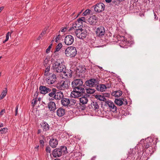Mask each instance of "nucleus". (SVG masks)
Instances as JSON below:
<instances>
[{
  "mask_svg": "<svg viewBox=\"0 0 160 160\" xmlns=\"http://www.w3.org/2000/svg\"><path fill=\"white\" fill-rule=\"evenodd\" d=\"M96 89L98 91L102 92L106 90L107 87L104 84H100L97 86Z\"/></svg>",
  "mask_w": 160,
  "mask_h": 160,
  "instance_id": "obj_22",
  "label": "nucleus"
},
{
  "mask_svg": "<svg viewBox=\"0 0 160 160\" xmlns=\"http://www.w3.org/2000/svg\"><path fill=\"white\" fill-rule=\"evenodd\" d=\"M80 23H81L82 24V22H85V18L84 17H82L80 18H79L77 20Z\"/></svg>",
  "mask_w": 160,
  "mask_h": 160,
  "instance_id": "obj_40",
  "label": "nucleus"
},
{
  "mask_svg": "<svg viewBox=\"0 0 160 160\" xmlns=\"http://www.w3.org/2000/svg\"><path fill=\"white\" fill-rule=\"evenodd\" d=\"M85 92L84 88H73V91L71 93V96L74 98H77L81 96Z\"/></svg>",
  "mask_w": 160,
  "mask_h": 160,
  "instance_id": "obj_4",
  "label": "nucleus"
},
{
  "mask_svg": "<svg viewBox=\"0 0 160 160\" xmlns=\"http://www.w3.org/2000/svg\"><path fill=\"white\" fill-rule=\"evenodd\" d=\"M88 98L86 96H85L80 98V102L82 104H85L87 103L88 100Z\"/></svg>",
  "mask_w": 160,
  "mask_h": 160,
  "instance_id": "obj_25",
  "label": "nucleus"
},
{
  "mask_svg": "<svg viewBox=\"0 0 160 160\" xmlns=\"http://www.w3.org/2000/svg\"><path fill=\"white\" fill-rule=\"evenodd\" d=\"M50 65H48L47 66V67H46L45 72L44 73V75L45 76H48L49 75V74H50L49 72V71H50Z\"/></svg>",
  "mask_w": 160,
  "mask_h": 160,
  "instance_id": "obj_32",
  "label": "nucleus"
},
{
  "mask_svg": "<svg viewBox=\"0 0 160 160\" xmlns=\"http://www.w3.org/2000/svg\"><path fill=\"white\" fill-rule=\"evenodd\" d=\"M53 59H51V61L52 62V68L53 70L57 72H62L65 69V67L63 64L62 62H61L59 59L54 62H53Z\"/></svg>",
  "mask_w": 160,
  "mask_h": 160,
  "instance_id": "obj_1",
  "label": "nucleus"
},
{
  "mask_svg": "<svg viewBox=\"0 0 160 160\" xmlns=\"http://www.w3.org/2000/svg\"><path fill=\"white\" fill-rule=\"evenodd\" d=\"M37 102V101L36 100H35V99H33L32 101V105L33 106H34V105Z\"/></svg>",
  "mask_w": 160,
  "mask_h": 160,
  "instance_id": "obj_46",
  "label": "nucleus"
},
{
  "mask_svg": "<svg viewBox=\"0 0 160 160\" xmlns=\"http://www.w3.org/2000/svg\"><path fill=\"white\" fill-rule=\"evenodd\" d=\"M83 82L81 79H76L72 82V87L74 88H84L83 87Z\"/></svg>",
  "mask_w": 160,
  "mask_h": 160,
  "instance_id": "obj_6",
  "label": "nucleus"
},
{
  "mask_svg": "<svg viewBox=\"0 0 160 160\" xmlns=\"http://www.w3.org/2000/svg\"><path fill=\"white\" fill-rule=\"evenodd\" d=\"M7 88H5L3 90L1 95L0 98L1 99L3 98L7 94Z\"/></svg>",
  "mask_w": 160,
  "mask_h": 160,
  "instance_id": "obj_30",
  "label": "nucleus"
},
{
  "mask_svg": "<svg viewBox=\"0 0 160 160\" xmlns=\"http://www.w3.org/2000/svg\"><path fill=\"white\" fill-rule=\"evenodd\" d=\"M112 94L115 97H119L122 95V92L121 91L118 90L112 93Z\"/></svg>",
  "mask_w": 160,
  "mask_h": 160,
  "instance_id": "obj_31",
  "label": "nucleus"
},
{
  "mask_svg": "<svg viewBox=\"0 0 160 160\" xmlns=\"http://www.w3.org/2000/svg\"><path fill=\"white\" fill-rule=\"evenodd\" d=\"M36 96H37V95L38 94V93H37V92H36Z\"/></svg>",
  "mask_w": 160,
  "mask_h": 160,
  "instance_id": "obj_61",
  "label": "nucleus"
},
{
  "mask_svg": "<svg viewBox=\"0 0 160 160\" xmlns=\"http://www.w3.org/2000/svg\"><path fill=\"white\" fill-rule=\"evenodd\" d=\"M12 32H13L12 31L10 33L9 32H7L6 37V39L3 41V43H5L8 40L9 36L12 33Z\"/></svg>",
  "mask_w": 160,
  "mask_h": 160,
  "instance_id": "obj_35",
  "label": "nucleus"
},
{
  "mask_svg": "<svg viewBox=\"0 0 160 160\" xmlns=\"http://www.w3.org/2000/svg\"><path fill=\"white\" fill-rule=\"evenodd\" d=\"M146 140L147 142L145 146V148L148 149L149 148L150 149H152V142L153 141L152 139L151 138H148Z\"/></svg>",
  "mask_w": 160,
  "mask_h": 160,
  "instance_id": "obj_17",
  "label": "nucleus"
},
{
  "mask_svg": "<svg viewBox=\"0 0 160 160\" xmlns=\"http://www.w3.org/2000/svg\"><path fill=\"white\" fill-rule=\"evenodd\" d=\"M105 32L104 27H100L98 28L96 31V34L99 37H102L104 35Z\"/></svg>",
  "mask_w": 160,
  "mask_h": 160,
  "instance_id": "obj_14",
  "label": "nucleus"
},
{
  "mask_svg": "<svg viewBox=\"0 0 160 160\" xmlns=\"http://www.w3.org/2000/svg\"><path fill=\"white\" fill-rule=\"evenodd\" d=\"M18 105H17L16 107L15 113V116H16L18 114Z\"/></svg>",
  "mask_w": 160,
  "mask_h": 160,
  "instance_id": "obj_49",
  "label": "nucleus"
},
{
  "mask_svg": "<svg viewBox=\"0 0 160 160\" xmlns=\"http://www.w3.org/2000/svg\"><path fill=\"white\" fill-rule=\"evenodd\" d=\"M70 85V82L66 80L58 84L56 87L60 90H65L68 89Z\"/></svg>",
  "mask_w": 160,
  "mask_h": 160,
  "instance_id": "obj_5",
  "label": "nucleus"
},
{
  "mask_svg": "<svg viewBox=\"0 0 160 160\" xmlns=\"http://www.w3.org/2000/svg\"><path fill=\"white\" fill-rule=\"evenodd\" d=\"M63 97V94L61 91L57 92L55 93L54 95V99L57 100H60Z\"/></svg>",
  "mask_w": 160,
  "mask_h": 160,
  "instance_id": "obj_21",
  "label": "nucleus"
},
{
  "mask_svg": "<svg viewBox=\"0 0 160 160\" xmlns=\"http://www.w3.org/2000/svg\"><path fill=\"white\" fill-rule=\"evenodd\" d=\"M98 18L95 15L90 17L88 19V21L90 24H94L98 21Z\"/></svg>",
  "mask_w": 160,
  "mask_h": 160,
  "instance_id": "obj_15",
  "label": "nucleus"
},
{
  "mask_svg": "<svg viewBox=\"0 0 160 160\" xmlns=\"http://www.w3.org/2000/svg\"><path fill=\"white\" fill-rule=\"evenodd\" d=\"M87 33L85 30L82 29L78 30L75 32V34L77 37L78 38L82 39L86 37L87 35Z\"/></svg>",
  "mask_w": 160,
  "mask_h": 160,
  "instance_id": "obj_7",
  "label": "nucleus"
},
{
  "mask_svg": "<svg viewBox=\"0 0 160 160\" xmlns=\"http://www.w3.org/2000/svg\"><path fill=\"white\" fill-rule=\"evenodd\" d=\"M70 104V105L74 106L75 105L76 103V100L73 99H71L69 100Z\"/></svg>",
  "mask_w": 160,
  "mask_h": 160,
  "instance_id": "obj_38",
  "label": "nucleus"
},
{
  "mask_svg": "<svg viewBox=\"0 0 160 160\" xmlns=\"http://www.w3.org/2000/svg\"><path fill=\"white\" fill-rule=\"evenodd\" d=\"M59 35H58V36L55 39V42H58V41L59 39Z\"/></svg>",
  "mask_w": 160,
  "mask_h": 160,
  "instance_id": "obj_51",
  "label": "nucleus"
},
{
  "mask_svg": "<svg viewBox=\"0 0 160 160\" xmlns=\"http://www.w3.org/2000/svg\"><path fill=\"white\" fill-rule=\"evenodd\" d=\"M52 99V98L51 99Z\"/></svg>",
  "mask_w": 160,
  "mask_h": 160,
  "instance_id": "obj_63",
  "label": "nucleus"
},
{
  "mask_svg": "<svg viewBox=\"0 0 160 160\" xmlns=\"http://www.w3.org/2000/svg\"><path fill=\"white\" fill-rule=\"evenodd\" d=\"M41 132V130L40 129H39L38 130V133L39 134Z\"/></svg>",
  "mask_w": 160,
  "mask_h": 160,
  "instance_id": "obj_56",
  "label": "nucleus"
},
{
  "mask_svg": "<svg viewBox=\"0 0 160 160\" xmlns=\"http://www.w3.org/2000/svg\"><path fill=\"white\" fill-rule=\"evenodd\" d=\"M95 98L100 101H105L106 102V99L104 96L102 95H97L95 96Z\"/></svg>",
  "mask_w": 160,
  "mask_h": 160,
  "instance_id": "obj_26",
  "label": "nucleus"
},
{
  "mask_svg": "<svg viewBox=\"0 0 160 160\" xmlns=\"http://www.w3.org/2000/svg\"><path fill=\"white\" fill-rule=\"evenodd\" d=\"M54 160H59V159H55Z\"/></svg>",
  "mask_w": 160,
  "mask_h": 160,
  "instance_id": "obj_60",
  "label": "nucleus"
},
{
  "mask_svg": "<svg viewBox=\"0 0 160 160\" xmlns=\"http://www.w3.org/2000/svg\"><path fill=\"white\" fill-rule=\"evenodd\" d=\"M122 41L123 42V44L124 45V46H125L124 44L126 45V43H129V42H128V41L125 40L124 38L123 37H122Z\"/></svg>",
  "mask_w": 160,
  "mask_h": 160,
  "instance_id": "obj_44",
  "label": "nucleus"
},
{
  "mask_svg": "<svg viewBox=\"0 0 160 160\" xmlns=\"http://www.w3.org/2000/svg\"><path fill=\"white\" fill-rule=\"evenodd\" d=\"M91 12V10L89 9H86L82 14L83 15L86 16L88 14H89Z\"/></svg>",
  "mask_w": 160,
  "mask_h": 160,
  "instance_id": "obj_39",
  "label": "nucleus"
},
{
  "mask_svg": "<svg viewBox=\"0 0 160 160\" xmlns=\"http://www.w3.org/2000/svg\"><path fill=\"white\" fill-rule=\"evenodd\" d=\"M39 89L41 91V92L43 94H45L50 92L51 90L50 88L44 86H41L39 87Z\"/></svg>",
  "mask_w": 160,
  "mask_h": 160,
  "instance_id": "obj_18",
  "label": "nucleus"
},
{
  "mask_svg": "<svg viewBox=\"0 0 160 160\" xmlns=\"http://www.w3.org/2000/svg\"><path fill=\"white\" fill-rule=\"evenodd\" d=\"M81 12H82V11H81V12H79V13L78 14V15L77 16V17H78V16L79 15V14L80 13H81Z\"/></svg>",
  "mask_w": 160,
  "mask_h": 160,
  "instance_id": "obj_59",
  "label": "nucleus"
},
{
  "mask_svg": "<svg viewBox=\"0 0 160 160\" xmlns=\"http://www.w3.org/2000/svg\"><path fill=\"white\" fill-rule=\"evenodd\" d=\"M77 53L76 48L73 46H70L67 48L65 51V56L68 57L73 58Z\"/></svg>",
  "mask_w": 160,
  "mask_h": 160,
  "instance_id": "obj_3",
  "label": "nucleus"
},
{
  "mask_svg": "<svg viewBox=\"0 0 160 160\" xmlns=\"http://www.w3.org/2000/svg\"><path fill=\"white\" fill-rule=\"evenodd\" d=\"M5 112V110L4 109L2 110L0 112V116H2L3 113Z\"/></svg>",
  "mask_w": 160,
  "mask_h": 160,
  "instance_id": "obj_47",
  "label": "nucleus"
},
{
  "mask_svg": "<svg viewBox=\"0 0 160 160\" xmlns=\"http://www.w3.org/2000/svg\"><path fill=\"white\" fill-rule=\"evenodd\" d=\"M92 108L94 110H96L98 109L99 106L98 103L96 102H93L91 104Z\"/></svg>",
  "mask_w": 160,
  "mask_h": 160,
  "instance_id": "obj_27",
  "label": "nucleus"
},
{
  "mask_svg": "<svg viewBox=\"0 0 160 160\" xmlns=\"http://www.w3.org/2000/svg\"><path fill=\"white\" fill-rule=\"evenodd\" d=\"M49 59L50 58L49 57H47L44 60V64H47L48 62Z\"/></svg>",
  "mask_w": 160,
  "mask_h": 160,
  "instance_id": "obj_42",
  "label": "nucleus"
},
{
  "mask_svg": "<svg viewBox=\"0 0 160 160\" xmlns=\"http://www.w3.org/2000/svg\"><path fill=\"white\" fill-rule=\"evenodd\" d=\"M61 102L63 106H67L70 103L69 99L66 98H63L61 100Z\"/></svg>",
  "mask_w": 160,
  "mask_h": 160,
  "instance_id": "obj_23",
  "label": "nucleus"
},
{
  "mask_svg": "<svg viewBox=\"0 0 160 160\" xmlns=\"http://www.w3.org/2000/svg\"><path fill=\"white\" fill-rule=\"evenodd\" d=\"M48 107L50 111H54L56 109V104L53 102H50L48 104Z\"/></svg>",
  "mask_w": 160,
  "mask_h": 160,
  "instance_id": "obj_19",
  "label": "nucleus"
},
{
  "mask_svg": "<svg viewBox=\"0 0 160 160\" xmlns=\"http://www.w3.org/2000/svg\"><path fill=\"white\" fill-rule=\"evenodd\" d=\"M154 16H155V17H154L155 19L156 20H157L158 19V18L157 17V16L155 14L154 15Z\"/></svg>",
  "mask_w": 160,
  "mask_h": 160,
  "instance_id": "obj_55",
  "label": "nucleus"
},
{
  "mask_svg": "<svg viewBox=\"0 0 160 160\" xmlns=\"http://www.w3.org/2000/svg\"><path fill=\"white\" fill-rule=\"evenodd\" d=\"M98 84L97 80L95 79H92L87 80L86 82V85L90 87H95Z\"/></svg>",
  "mask_w": 160,
  "mask_h": 160,
  "instance_id": "obj_11",
  "label": "nucleus"
},
{
  "mask_svg": "<svg viewBox=\"0 0 160 160\" xmlns=\"http://www.w3.org/2000/svg\"><path fill=\"white\" fill-rule=\"evenodd\" d=\"M40 142L41 144H43L44 143V142L42 140H40Z\"/></svg>",
  "mask_w": 160,
  "mask_h": 160,
  "instance_id": "obj_53",
  "label": "nucleus"
},
{
  "mask_svg": "<svg viewBox=\"0 0 160 160\" xmlns=\"http://www.w3.org/2000/svg\"><path fill=\"white\" fill-rule=\"evenodd\" d=\"M52 44L50 45L48 47V48L46 50V52L47 53H49L50 51V50L52 48Z\"/></svg>",
  "mask_w": 160,
  "mask_h": 160,
  "instance_id": "obj_43",
  "label": "nucleus"
},
{
  "mask_svg": "<svg viewBox=\"0 0 160 160\" xmlns=\"http://www.w3.org/2000/svg\"><path fill=\"white\" fill-rule=\"evenodd\" d=\"M57 113L58 116L59 117H62L63 116L65 113V110L61 108H59L57 110Z\"/></svg>",
  "mask_w": 160,
  "mask_h": 160,
  "instance_id": "obj_24",
  "label": "nucleus"
},
{
  "mask_svg": "<svg viewBox=\"0 0 160 160\" xmlns=\"http://www.w3.org/2000/svg\"><path fill=\"white\" fill-rule=\"evenodd\" d=\"M74 40V38L72 35H68L65 37L64 42L66 45H70L73 43Z\"/></svg>",
  "mask_w": 160,
  "mask_h": 160,
  "instance_id": "obj_10",
  "label": "nucleus"
},
{
  "mask_svg": "<svg viewBox=\"0 0 160 160\" xmlns=\"http://www.w3.org/2000/svg\"><path fill=\"white\" fill-rule=\"evenodd\" d=\"M105 0V1L107 2H108V3L112 1V0Z\"/></svg>",
  "mask_w": 160,
  "mask_h": 160,
  "instance_id": "obj_52",
  "label": "nucleus"
},
{
  "mask_svg": "<svg viewBox=\"0 0 160 160\" xmlns=\"http://www.w3.org/2000/svg\"><path fill=\"white\" fill-rule=\"evenodd\" d=\"M3 124L2 123H0V128H1L3 127Z\"/></svg>",
  "mask_w": 160,
  "mask_h": 160,
  "instance_id": "obj_54",
  "label": "nucleus"
},
{
  "mask_svg": "<svg viewBox=\"0 0 160 160\" xmlns=\"http://www.w3.org/2000/svg\"><path fill=\"white\" fill-rule=\"evenodd\" d=\"M114 102L117 105L119 106H121L123 104V101L122 99H116Z\"/></svg>",
  "mask_w": 160,
  "mask_h": 160,
  "instance_id": "obj_33",
  "label": "nucleus"
},
{
  "mask_svg": "<svg viewBox=\"0 0 160 160\" xmlns=\"http://www.w3.org/2000/svg\"><path fill=\"white\" fill-rule=\"evenodd\" d=\"M63 75L68 78H70L72 76V72L71 70H64L62 72Z\"/></svg>",
  "mask_w": 160,
  "mask_h": 160,
  "instance_id": "obj_20",
  "label": "nucleus"
},
{
  "mask_svg": "<svg viewBox=\"0 0 160 160\" xmlns=\"http://www.w3.org/2000/svg\"><path fill=\"white\" fill-rule=\"evenodd\" d=\"M105 9V5L102 3H99L95 6L94 10L98 12H100L103 11Z\"/></svg>",
  "mask_w": 160,
  "mask_h": 160,
  "instance_id": "obj_9",
  "label": "nucleus"
},
{
  "mask_svg": "<svg viewBox=\"0 0 160 160\" xmlns=\"http://www.w3.org/2000/svg\"><path fill=\"white\" fill-rule=\"evenodd\" d=\"M105 98L109 97L110 96V94L109 93H105L103 94Z\"/></svg>",
  "mask_w": 160,
  "mask_h": 160,
  "instance_id": "obj_48",
  "label": "nucleus"
},
{
  "mask_svg": "<svg viewBox=\"0 0 160 160\" xmlns=\"http://www.w3.org/2000/svg\"><path fill=\"white\" fill-rule=\"evenodd\" d=\"M55 95V93L54 92H51L49 94V95L50 97H52L53 98H54V95Z\"/></svg>",
  "mask_w": 160,
  "mask_h": 160,
  "instance_id": "obj_45",
  "label": "nucleus"
},
{
  "mask_svg": "<svg viewBox=\"0 0 160 160\" xmlns=\"http://www.w3.org/2000/svg\"><path fill=\"white\" fill-rule=\"evenodd\" d=\"M42 127L43 130L46 131L49 129V126L48 124L45 122H43L42 125Z\"/></svg>",
  "mask_w": 160,
  "mask_h": 160,
  "instance_id": "obj_28",
  "label": "nucleus"
},
{
  "mask_svg": "<svg viewBox=\"0 0 160 160\" xmlns=\"http://www.w3.org/2000/svg\"><path fill=\"white\" fill-rule=\"evenodd\" d=\"M46 151L47 152V155H48V153L50 154V156L51 155V148L49 147H47L46 149Z\"/></svg>",
  "mask_w": 160,
  "mask_h": 160,
  "instance_id": "obj_41",
  "label": "nucleus"
},
{
  "mask_svg": "<svg viewBox=\"0 0 160 160\" xmlns=\"http://www.w3.org/2000/svg\"><path fill=\"white\" fill-rule=\"evenodd\" d=\"M58 144V141L56 139L52 138L49 141V145L52 148H56Z\"/></svg>",
  "mask_w": 160,
  "mask_h": 160,
  "instance_id": "obj_16",
  "label": "nucleus"
},
{
  "mask_svg": "<svg viewBox=\"0 0 160 160\" xmlns=\"http://www.w3.org/2000/svg\"><path fill=\"white\" fill-rule=\"evenodd\" d=\"M62 47V44L61 43H59L57 46L56 48V52L58 51Z\"/></svg>",
  "mask_w": 160,
  "mask_h": 160,
  "instance_id": "obj_36",
  "label": "nucleus"
},
{
  "mask_svg": "<svg viewBox=\"0 0 160 160\" xmlns=\"http://www.w3.org/2000/svg\"><path fill=\"white\" fill-rule=\"evenodd\" d=\"M86 92L88 94H92L95 92V90L90 88H86Z\"/></svg>",
  "mask_w": 160,
  "mask_h": 160,
  "instance_id": "obj_29",
  "label": "nucleus"
},
{
  "mask_svg": "<svg viewBox=\"0 0 160 160\" xmlns=\"http://www.w3.org/2000/svg\"><path fill=\"white\" fill-rule=\"evenodd\" d=\"M1 58H2V57H0V59Z\"/></svg>",
  "mask_w": 160,
  "mask_h": 160,
  "instance_id": "obj_62",
  "label": "nucleus"
},
{
  "mask_svg": "<svg viewBox=\"0 0 160 160\" xmlns=\"http://www.w3.org/2000/svg\"><path fill=\"white\" fill-rule=\"evenodd\" d=\"M82 27L81 23H80L79 21H77L72 25V28H70L69 31L72 30V28H73L74 30V31L75 32V30L76 31L78 30L81 29Z\"/></svg>",
  "mask_w": 160,
  "mask_h": 160,
  "instance_id": "obj_13",
  "label": "nucleus"
},
{
  "mask_svg": "<svg viewBox=\"0 0 160 160\" xmlns=\"http://www.w3.org/2000/svg\"><path fill=\"white\" fill-rule=\"evenodd\" d=\"M46 30H43L39 36L37 38V40H39L42 38V37L45 35L46 33Z\"/></svg>",
  "mask_w": 160,
  "mask_h": 160,
  "instance_id": "obj_37",
  "label": "nucleus"
},
{
  "mask_svg": "<svg viewBox=\"0 0 160 160\" xmlns=\"http://www.w3.org/2000/svg\"><path fill=\"white\" fill-rule=\"evenodd\" d=\"M67 152V148L65 146H61L58 148L55 149L52 152V154L53 157H59L61 156L62 153Z\"/></svg>",
  "mask_w": 160,
  "mask_h": 160,
  "instance_id": "obj_2",
  "label": "nucleus"
},
{
  "mask_svg": "<svg viewBox=\"0 0 160 160\" xmlns=\"http://www.w3.org/2000/svg\"><path fill=\"white\" fill-rule=\"evenodd\" d=\"M38 148H39V146H37L36 147H35V148L38 149Z\"/></svg>",
  "mask_w": 160,
  "mask_h": 160,
  "instance_id": "obj_58",
  "label": "nucleus"
},
{
  "mask_svg": "<svg viewBox=\"0 0 160 160\" xmlns=\"http://www.w3.org/2000/svg\"><path fill=\"white\" fill-rule=\"evenodd\" d=\"M66 31V28H62L61 29V31L62 32H65Z\"/></svg>",
  "mask_w": 160,
  "mask_h": 160,
  "instance_id": "obj_50",
  "label": "nucleus"
},
{
  "mask_svg": "<svg viewBox=\"0 0 160 160\" xmlns=\"http://www.w3.org/2000/svg\"><path fill=\"white\" fill-rule=\"evenodd\" d=\"M106 104L108 105L112 112H115L116 111L117 108L112 102L110 100L107 101H106Z\"/></svg>",
  "mask_w": 160,
  "mask_h": 160,
  "instance_id": "obj_12",
  "label": "nucleus"
},
{
  "mask_svg": "<svg viewBox=\"0 0 160 160\" xmlns=\"http://www.w3.org/2000/svg\"><path fill=\"white\" fill-rule=\"evenodd\" d=\"M144 141V139H142V140L140 141V144H142V142Z\"/></svg>",
  "mask_w": 160,
  "mask_h": 160,
  "instance_id": "obj_57",
  "label": "nucleus"
},
{
  "mask_svg": "<svg viewBox=\"0 0 160 160\" xmlns=\"http://www.w3.org/2000/svg\"><path fill=\"white\" fill-rule=\"evenodd\" d=\"M8 129L7 128H3L0 129V134H4L8 132Z\"/></svg>",
  "mask_w": 160,
  "mask_h": 160,
  "instance_id": "obj_34",
  "label": "nucleus"
},
{
  "mask_svg": "<svg viewBox=\"0 0 160 160\" xmlns=\"http://www.w3.org/2000/svg\"><path fill=\"white\" fill-rule=\"evenodd\" d=\"M56 76L54 73L49 74L48 76H46V80L48 84H53L56 81Z\"/></svg>",
  "mask_w": 160,
  "mask_h": 160,
  "instance_id": "obj_8",
  "label": "nucleus"
}]
</instances>
